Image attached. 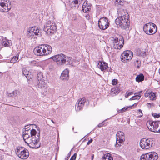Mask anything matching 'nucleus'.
<instances>
[{
  "instance_id": "nucleus-6",
  "label": "nucleus",
  "mask_w": 160,
  "mask_h": 160,
  "mask_svg": "<svg viewBox=\"0 0 160 160\" xmlns=\"http://www.w3.org/2000/svg\"><path fill=\"white\" fill-rule=\"evenodd\" d=\"M15 151L17 155L22 159H26L29 155L28 150L22 147H16Z\"/></svg>"
},
{
  "instance_id": "nucleus-51",
  "label": "nucleus",
  "mask_w": 160,
  "mask_h": 160,
  "mask_svg": "<svg viewBox=\"0 0 160 160\" xmlns=\"http://www.w3.org/2000/svg\"><path fill=\"white\" fill-rule=\"evenodd\" d=\"M134 104H135L134 105V106H136L137 105V104L136 103H135Z\"/></svg>"
},
{
  "instance_id": "nucleus-4",
  "label": "nucleus",
  "mask_w": 160,
  "mask_h": 160,
  "mask_svg": "<svg viewBox=\"0 0 160 160\" xmlns=\"http://www.w3.org/2000/svg\"><path fill=\"white\" fill-rule=\"evenodd\" d=\"M51 47L48 44H41L35 48L34 50L35 54L38 56L47 55L52 52Z\"/></svg>"
},
{
  "instance_id": "nucleus-19",
  "label": "nucleus",
  "mask_w": 160,
  "mask_h": 160,
  "mask_svg": "<svg viewBox=\"0 0 160 160\" xmlns=\"http://www.w3.org/2000/svg\"><path fill=\"white\" fill-rule=\"evenodd\" d=\"M98 66L102 71H103L108 68V63L104 62H102L99 61Z\"/></svg>"
},
{
  "instance_id": "nucleus-46",
  "label": "nucleus",
  "mask_w": 160,
  "mask_h": 160,
  "mask_svg": "<svg viewBox=\"0 0 160 160\" xmlns=\"http://www.w3.org/2000/svg\"><path fill=\"white\" fill-rule=\"evenodd\" d=\"M138 112H140L141 114L140 115L139 117H142L143 116V114L142 112V110L141 109H139L138 110Z\"/></svg>"
},
{
  "instance_id": "nucleus-38",
  "label": "nucleus",
  "mask_w": 160,
  "mask_h": 160,
  "mask_svg": "<svg viewBox=\"0 0 160 160\" xmlns=\"http://www.w3.org/2000/svg\"><path fill=\"white\" fill-rule=\"evenodd\" d=\"M77 156V154L75 153L71 158L70 160H75Z\"/></svg>"
},
{
  "instance_id": "nucleus-50",
  "label": "nucleus",
  "mask_w": 160,
  "mask_h": 160,
  "mask_svg": "<svg viewBox=\"0 0 160 160\" xmlns=\"http://www.w3.org/2000/svg\"><path fill=\"white\" fill-rule=\"evenodd\" d=\"M36 62V61L34 60V61H32L31 62V63H33V64H34L35 62Z\"/></svg>"
},
{
  "instance_id": "nucleus-3",
  "label": "nucleus",
  "mask_w": 160,
  "mask_h": 160,
  "mask_svg": "<svg viewBox=\"0 0 160 160\" xmlns=\"http://www.w3.org/2000/svg\"><path fill=\"white\" fill-rule=\"evenodd\" d=\"M51 58L54 61L56 62L59 65L64 64L70 65L72 62L71 58L62 53L52 56Z\"/></svg>"
},
{
  "instance_id": "nucleus-54",
  "label": "nucleus",
  "mask_w": 160,
  "mask_h": 160,
  "mask_svg": "<svg viewBox=\"0 0 160 160\" xmlns=\"http://www.w3.org/2000/svg\"><path fill=\"white\" fill-rule=\"evenodd\" d=\"M74 127H72V130H73V129H74Z\"/></svg>"
},
{
  "instance_id": "nucleus-29",
  "label": "nucleus",
  "mask_w": 160,
  "mask_h": 160,
  "mask_svg": "<svg viewBox=\"0 0 160 160\" xmlns=\"http://www.w3.org/2000/svg\"><path fill=\"white\" fill-rule=\"evenodd\" d=\"M120 89L118 88H114L111 89V92L112 94L117 95L120 92Z\"/></svg>"
},
{
  "instance_id": "nucleus-42",
  "label": "nucleus",
  "mask_w": 160,
  "mask_h": 160,
  "mask_svg": "<svg viewBox=\"0 0 160 160\" xmlns=\"http://www.w3.org/2000/svg\"><path fill=\"white\" fill-rule=\"evenodd\" d=\"M147 106L149 108H151L152 107L154 106V104L152 103H148L147 104Z\"/></svg>"
},
{
  "instance_id": "nucleus-33",
  "label": "nucleus",
  "mask_w": 160,
  "mask_h": 160,
  "mask_svg": "<svg viewBox=\"0 0 160 160\" xmlns=\"http://www.w3.org/2000/svg\"><path fill=\"white\" fill-rule=\"evenodd\" d=\"M124 2L123 0H116L115 5L117 6H119V5L122 6L123 5Z\"/></svg>"
},
{
  "instance_id": "nucleus-49",
  "label": "nucleus",
  "mask_w": 160,
  "mask_h": 160,
  "mask_svg": "<svg viewBox=\"0 0 160 160\" xmlns=\"http://www.w3.org/2000/svg\"><path fill=\"white\" fill-rule=\"evenodd\" d=\"M132 92H129L128 93V94L127 95V96H129V95H130L132 94Z\"/></svg>"
},
{
  "instance_id": "nucleus-39",
  "label": "nucleus",
  "mask_w": 160,
  "mask_h": 160,
  "mask_svg": "<svg viewBox=\"0 0 160 160\" xmlns=\"http://www.w3.org/2000/svg\"><path fill=\"white\" fill-rule=\"evenodd\" d=\"M105 120L103 122H102L101 123L99 124L98 125V127L99 128H101L105 124Z\"/></svg>"
},
{
  "instance_id": "nucleus-21",
  "label": "nucleus",
  "mask_w": 160,
  "mask_h": 160,
  "mask_svg": "<svg viewBox=\"0 0 160 160\" xmlns=\"http://www.w3.org/2000/svg\"><path fill=\"white\" fill-rule=\"evenodd\" d=\"M0 41L1 44L5 47H8L10 46V41L7 40L6 38L0 39Z\"/></svg>"
},
{
  "instance_id": "nucleus-22",
  "label": "nucleus",
  "mask_w": 160,
  "mask_h": 160,
  "mask_svg": "<svg viewBox=\"0 0 160 160\" xmlns=\"http://www.w3.org/2000/svg\"><path fill=\"white\" fill-rule=\"evenodd\" d=\"M28 69V67H26L23 68L22 69L23 75L26 77L27 79L29 78V72Z\"/></svg>"
},
{
  "instance_id": "nucleus-25",
  "label": "nucleus",
  "mask_w": 160,
  "mask_h": 160,
  "mask_svg": "<svg viewBox=\"0 0 160 160\" xmlns=\"http://www.w3.org/2000/svg\"><path fill=\"white\" fill-rule=\"evenodd\" d=\"M136 54L138 56H141L144 57L146 56V52L144 51H142L141 50L138 49L136 50Z\"/></svg>"
},
{
  "instance_id": "nucleus-24",
  "label": "nucleus",
  "mask_w": 160,
  "mask_h": 160,
  "mask_svg": "<svg viewBox=\"0 0 160 160\" xmlns=\"http://www.w3.org/2000/svg\"><path fill=\"white\" fill-rule=\"evenodd\" d=\"M102 160H113V159L110 154L107 153L105 154L102 158Z\"/></svg>"
},
{
  "instance_id": "nucleus-53",
  "label": "nucleus",
  "mask_w": 160,
  "mask_h": 160,
  "mask_svg": "<svg viewBox=\"0 0 160 160\" xmlns=\"http://www.w3.org/2000/svg\"><path fill=\"white\" fill-rule=\"evenodd\" d=\"M159 74H160V68L159 69Z\"/></svg>"
},
{
  "instance_id": "nucleus-26",
  "label": "nucleus",
  "mask_w": 160,
  "mask_h": 160,
  "mask_svg": "<svg viewBox=\"0 0 160 160\" xmlns=\"http://www.w3.org/2000/svg\"><path fill=\"white\" fill-rule=\"evenodd\" d=\"M144 78V76L141 73L137 76L136 78V80L137 82H139L143 81Z\"/></svg>"
},
{
  "instance_id": "nucleus-10",
  "label": "nucleus",
  "mask_w": 160,
  "mask_h": 160,
  "mask_svg": "<svg viewBox=\"0 0 160 160\" xmlns=\"http://www.w3.org/2000/svg\"><path fill=\"white\" fill-rule=\"evenodd\" d=\"M12 7L11 4L9 0H0V11L7 12Z\"/></svg>"
},
{
  "instance_id": "nucleus-2",
  "label": "nucleus",
  "mask_w": 160,
  "mask_h": 160,
  "mask_svg": "<svg viewBox=\"0 0 160 160\" xmlns=\"http://www.w3.org/2000/svg\"><path fill=\"white\" fill-rule=\"evenodd\" d=\"M123 9H120L118 11V15L115 20V23L119 26L123 30H128L130 27L129 16L128 13L124 12Z\"/></svg>"
},
{
  "instance_id": "nucleus-45",
  "label": "nucleus",
  "mask_w": 160,
  "mask_h": 160,
  "mask_svg": "<svg viewBox=\"0 0 160 160\" xmlns=\"http://www.w3.org/2000/svg\"><path fill=\"white\" fill-rule=\"evenodd\" d=\"M70 152L68 154V156L65 158V160H68V159L70 155Z\"/></svg>"
},
{
  "instance_id": "nucleus-36",
  "label": "nucleus",
  "mask_w": 160,
  "mask_h": 160,
  "mask_svg": "<svg viewBox=\"0 0 160 160\" xmlns=\"http://www.w3.org/2000/svg\"><path fill=\"white\" fill-rule=\"evenodd\" d=\"M152 116L155 118H158L160 117V113H152Z\"/></svg>"
},
{
  "instance_id": "nucleus-1",
  "label": "nucleus",
  "mask_w": 160,
  "mask_h": 160,
  "mask_svg": "<svg viewBox=\"0 0 160 160\" xmlns=\"http://www.w3.org/2000/svg\"><path fill=\"white\" fill-rule=\"evenodd\" d=\"M22 136L25 142L31 148L37 149L40 147V133H37L36 130L32 129L31 131H23Z\"/></svg>"
},
{
  "instance_id": "nucleus-30",
  "label": "nucleus",
  "mask_w": 160,
  "mask_h": 160,
  "mask_svg": "<svg viewBox=\"0 0 160 160\" xmlns=\"http://www.w3.org/2000/svg\"><path fill=\"white\" fill-rule=\"evenodd\" d=\"M82 0H69V1L70 2L71 6L73 7H75V5L78 4Z\"/></svg>"
},
{
  "instance_id": "nucleus-16",
  "label": "nucleus",
  "mask_w": 160,
  "mask_h": 160,
  "mask_svg": "<svg viewBox=\"0 0 160 160\" xmlns=\"http://www.w3.org/2000/svg\"><path fill=\"white\" fill-rule=\"evenodd\" d=\"M39 33L38 28L35 26L30 27L28 32V35L32 38L34 35H38Z\"/></svg>"
},
{
  "instance_id": "nucleus-34",
  "label": "nucleus",
  "mask_w": 160,
  "mask_h": 160,
  "mask_svg": "<svg viewBox=\"0 0 160 160\" xmlns=\"http://www.w3.org/2000/svg\"><path fill=\"white\" fill-rule=\"evenodd\" d=\"M149 98L151 100H155L156 98L155 93L154 92H152L150 93Z\"/></svg>"
},
{
  "instance_id": "nucleus-5",
  "label": "nucleus",
  "mask_w": 160,
  "mask_h": 160,
  "mask_svg": "<svg viewBox=\"0 0 160 160\" xmlns=\"http://www.w3.org/2000/svg\"><path fill=\"white\" fill-rule=\"evenodd\" d=\"M155 142L153 138H144L141 139L140 142V147L143 149H147L153 146Z\"/></svg>"
},
{
  "instance_id": "nucleus-23",
  "label": "nucleus",
  "mask_w": 160,
  "mask_h": 160,
  "mask_svg": "<svg viewBox=\"0 0 160 160\" xmlns=\"http://www.w3.org/2000/svg\"><path fill=\"white\" fill-rule=\"evenodd\" d=\"M142 92V91H140V92L135 93V94L136 95L131 97L130 98V100H139L141 97L140 93Z\"/></svg>"
},
{
  "instance_id": "nucleus-28",
  "label": "nucleus",
  "mask_w": 160,
  "mask_h": 160,
  "mask_svg": "<svg viewBox=\"0 0 160 160\" xmlns=\"http://www.w3.org/2000/svg\"><path fill=\"white\" fill-rule=\"evenodd\" d=\"M134 104H133L132 105L128 107H125L122 108L119 110H118H118H117V111L118 113H121L122 112H125L126 111H127L128 109V108H130L131 107H132L133 106H134Z\"/></svg>"
},
{
  "instance_id": "nucleus-44",
  "label": "nucleus",
  "mask_w": 160,
  "mask_h": 160,
  "mask_svg": "<svg viewBox=\"0 0 160 160\" xmlns=\"http://www.w3.org/2000/svg\"><path fill=\"white\" fill-rule=\"evenodd\" d=\"M93 141V140L92 139H91L89 140L87 142V145H89L90 143H92Z\"/></svg>"
},
{
  "instance_id": "nucleus-17",
  "label": "nucleus",
  "mask_w": 160,
  "mask_h": 160,
  "mask_svg": "<svg viewBox=\"0 0 160 160\" xmlns=\"http://www.w3.org/2000/svg\"><path fill=\"white\" fill-rule=\"evenodd\" d=\"M57 30V27L56 24L52 25V27L48 28H44L43 30L49 35H51L54 34Z\"/></svg>"
},
{
  "instance_id": "nucleus-11",
  "label": "nucleus",
  "mask_w": 160,
  "mask_h": 160,
  "mask_svg": "<svg viewBox=\"0 0 160 160\" xmlns=\"http://www.w3.org/2000/svg\"><path fill=\"white\" fill-rule=\"evenodd\" d=\"M158 158V153L155 152H152L142 155L140 159V160H157Z\"/></svg>"
},
{
  "instance_id": "nucleus-31",
  "label": "nucleus",
  "mask_w": 160,
  "mask_h": 160,
  "mask_svg": "<svg viewBox=\"0 0 160 160\" xmlns=\"http://www.w3.org/2000/svg\"><path fill=\"white\" fill-rule=\"evenodd\" d=\"M18 93V91L17 90H15L11 93H8L7 95L9 97H13L17 96Z\"/></svg>"
},
{
  "instance_id": "nucleus-15",
  "label": "nucleus",
  "mask_w": 160,
  "mask_h": 160,
  "mask_svg": "<svg viewBox=\"0 0 160 160\" xmlns=\"http://www.w3.org/2000/svg\"><path fill=\"white\" fill-rule=\"evenodd\" d=\"M87 100L85 98H82L79 99L77 102L75 107L76 111H79L82 110L85 103H87Z\"/></svg>"
},
{
  "instance_id": "nucleus-35",
  "label": "nucleus",
  "mask_w": 160,
  "mask_h": 160,
  "mask_svg": "<svg viewBox=\"0 0 160 160\" xmlns=\"http://www.w3.org/2000/svg\"><path fill=\"white\" fill-rule=\"evenodd\" d=\"M18 59V57L17 56H14L11 59L10 62L12 63H14L16 62Z\"/></svg>"
},
{
  "instance_id": "nucleus-18",
  "label": "nucleus",
  "mask_w": 160,
  "mask_h": 160,
  "mask_svg": "<svg viewBox=\"0 0 160 160\" xmlns=\"http://www.w3.org/2000/svg\"><path fill=\"white\" fill-rule=\"evenodd\" d=\"M116 143L118 144L122 143L125 140V136L124 133L121 131H118L116 134Z\"/></svg>"
},
{
  "instance_id": "nucleus-40",
  "label": "nucleus",
  "mask_w": 160,
  "mask_h": 160,
  "mask_svg": "<svg viewBox=\"0 0 160 160\" xmlns=\"http://www.w3.org/2000/svg\"><path fill=\"white\" fill-rule=\"evenodd\" d=\"M29 127L30 126H28V125L25 126L24 128L25 130L24 131H31V129H30V128H29Z\"/></svg>"
},
{
  "instance_id": "nucleus-9",
  "label": "nucleus",
  "mask_w": 160,
  "mask_h": 160,
  "mask_svg": "<svg viewBox=\"0 0 160 160\" xmlns=\"http://www.w3.org/2000/svg\"><path fill=\"white\" fill-rule=\"evenodd\" d=\"M45 78L43 77L42 72H38L37 75V83L38 87L42 88V90L45 92H47L48 89L45 86L46 83L44 81Z\"/></svg>"
},
{
  "instance_id": "nucleus-8",
  "label": "nucleus",
  "mask_w": 160,
  "mask_h": 160,
  "mask_svg": "<svg viewBox=\"0 0 160 160\" xmlns=\"http://www.w3.org/2000/svg\"><path fill=\"white\" fill-rule=\"evenodd\" d=\"M143 30L146 34L152 35L156 32L157 27L156 25L153 23H148L143 26Z\"/></svg>"
},
{
  "instance_id": "nucleus-7",
  "label": "nucleus",
  "mask_w": 160,
  "mask_h": 160,
  "mask_svg": "<svg viewBox=\"0 0 160 160\" xmlns=\"http://www.w3.org/2000/svg\"><path fill=\"white\" fill-rule=\"evenodd\" d=\"M147 126L151 131L155 132H160V121H148L147 124Z\"/></svg>"
},
{
  "instance_id": "nucleus-32",
  "label": "nucleus",
  "mask_w": 160,
  "mask_h": 160,
  "mask_svg": "<svg viewBox=\"0 0 160 160\" xmlns=\"http://www.w3.org/2000/svg\"><path fill=\"white\" fill-rule=\"evenodd\" d=\"M91 6L90 5H88V6L82 7V10L83 12L87 13L91 10Z\"/></svg>"
},
{
  "instance_id": "nucleus-13",
  "label": "nucleus",
  "mask_w": 160,
  "mask_h": 160,
  "mask_svg": "<svg viewBox=\"0 0 160 160\" xmlns=\"http://www.w3.org/2000/svg\"><path fill=\"white\" fill-rule=\"evenodd\" d=\"M109 24L108 19L106 17L100 18L98 21V27L102 30H104L107 29Z\"/></svg>"
},
{
  "instance_id": "nucleus-12",
  "label": "nucleus",
  "mask_w": 160,
  "mask_h": 160,
  "mask_svg": "<svg viewBox=\"0 0 160 160\" xmlns=\"http://www.w3.org/2000/svg\"><path fill=\"white\" fill-rule=\"evenodd\" d=\"M133 53L130 50L124 51L121 55V59L122 62H128L132 58Z\"/></svg>"
},
{
  "instance_id": "nucleus-41",
  "label": "nucleus",
  "mask_w": 160,
  "mask_h": 160,
  "mask_svg": "<svg viewBox=\"0 0 160 160\" xmlns=\"http://www.w3.org/2000/svg\"><path fill=\"white\" fill-rule=\"evenodd\" d=\"M88 5H90V4L88 3L87 1H85L83 3L82 7H84L86 6H88Z\"/></svg>"
},
{
  "instance_id": "nucleus-14",
  "label": "nucleus",
  "mask_w": 160,
  "mask_h": 160,
  "mask_svg": "<svg viewBox=\"0 0 160 160\" xmlns=\"http://www.w3.org/2000/svg\"><path fill=\"white\" fill-rule=\"evenodd\" d=\"M113 48L116 49H120L123 46L124 44V40L122 37H119V38H116L114 39L113 42Z\"/></svg>"
},
{
  "instance_id": "nucleus-20",
  "label": "nucleus",
  "mask_w": 160,
  "mask_h": 160,
  "mask_svg": "<svg viewBox=\"0 0 160 160\" xmlns=\"http://www.w3.org/2000/svg\"><path fill=\"white\" fill-rule=\"evenodd\" d=\"M69 70L68 69H66L62 72L60 78L63 80H68L69 78Z\"/></svg>"
},
{
  "instance_id": "nucleus-55",
  "label": "nucleus",
  "mask_w": 160,
  "mask_h": 160,
  "mask_svg": "<svg viewBox=\"0 0 160 160\" xmlns=\"http://www.w3.org/2000/svg\"><path fill=\"white\" fill-rule=\"evenodd\" d=\"M137 61V62H138V60H137V61Z\"/></svg>"
},
{
  "instance_id": "nucleus-52",
  "label": "nucleus",
  "mask_w": 160,
  "mask_h": 160,
  "mask_svg": "<svg viewBox=\"0 0 160 160\" xmlns=\"http://www.w3.org/2000/svg\"><path fill=\"white\" fill-rule=\"evenodd\" d=\"M52 122L53 123H55V122L53 121L52 120H51Z\"/></svg>"
},
{
  "instance_id": "nucleus-47",
  "label": "nucleus",
  "mask_w": 160,
  "mask_h": 160,
  "mask_svg": "<svg viewBox=\"0 0 160 160\" xmlns=\"http://www.w3.org/2000/svg\"><path fill=\"white\" fill-rule=\"evenodd\" d=\"M85 17L88 20H89L90 19V16L88 14L86 15L85 16Z\"/></svg>"
},
{
  "instance_id": "nucleus-43",
  "label": "nucleus",
  "mask_w": 160,
  "mask_h": 160,
  "mask_svg": "<svg viewBox=\"0 0 160 160\" xmlns=\"http://www.w3.org/2000/svg\"><path fill=\"white\" fill-rule=\"evenodd\" d=\"M150 93H149L148 92H146L144 94V95H145V96L146 97H147L148 96L149 97V95H150Z\"/></svg>"
},
{
  "instance_id": "nucleus-48",
  "label": "nucleus",
  "mask_w": 160,
  "mask_h": 160,
  "mask_svg": "<svg viewBox=\"0 0 160 160\" xmlns=\"http://www.w3.org/2000/svg\"><path fill=\"white\" fill-rule=\"evenodd\" d=\"M94 155L93 154H92L91 155V160H93L94 157Z\"/></svg>"
},
{
  "instance_id": "nucleus-27",
  "label": "nucleus",
  "mask_w": 160,
  "mask_h": 160,
  "mask_svg": "<svg viewBox=\"0 0 160 160\" xmlns=\"http://www.w3.org/2000/svg\"><path fill=\"white\" fill-rule=\"evenodd\" d=\"M55 24L54 22L52 21L48 20L44 26V28H48L49 27H52V25Z\"/></svg>"
},
{
  "instance_id": "nucleus-37",
  "label": "nucleus",
  "mask_w": 160,
  "mask_h": 160,
  "mask_svg": "<svg viewBox=\"0 0 160 160\" xmlns=\"http://www.w3.org/2000/svg\"><path fill=\"white\" fill-rule=\"evenodd\" d=\"M112 84L113 85H116L118 83V80L117 79H113L112 82Z\"/></svg>"
}]
</instances>
